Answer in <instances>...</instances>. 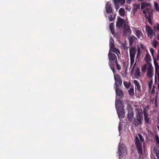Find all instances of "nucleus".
Instances as JSON below:
<instances>
[{"label":"nucleus","instance_id":"nucleus-1","mask_svg":"<svg viewBox=\"0 0 159 159\" xmlns=\"http://www.w3.org/2000/svg\"><path fill=\"white\" fill-rule=\"evenodd\" d=\"M108 57L109 61V66L114 74L115 72V63L117 61L116 56L115 54L112 53L110 51L108 54Z\"/></svg>","mask_w":159,"mask_h":159},{"label":"nucleus","instance_id":"nucleus-2","mask_svg":"<svg viewBox=\"0 0 159 159\" xmlns=\"http://www.w3.org/2000/svg\"><path fill=\"white\" fill-rule=\"evenodd\" d=\"M121 105V102L119 100H117V102H116V107L118 106L117 111L119 118H124L125 113V110Z\"/></svg>","mask_w":159,"mask_h":159},{"label":"nucleus","instance_id":"nucleus-3","mask_svg":"<svg viewBox=\"0 0 159 159\" xmlns=\"http://www.w3.org/2000/svg\"><path fill=\"white\" fill-rule=\"evenodd\" d=\"M136 118L134 119L133 123L136 126L141 125L143 120L142 113L141 112L138 113L136 116Z\"/></svg>","mask_w":159,"mask_h":159},{"label":"nucleus","instance_id":"nucleus-4","mask_svg":"<svg viewBox=\"0 0 159 159\" xmlns=\"http://www.w3.org/2000/svg\"><path fill=\"white\" fill-rule=\"evenodd\" d=\"M135 141L136 147L138 149V153L139 154L141 155L143 151L142 143L140 142L137 136L135 138Z\"/></svg>","mask_w":159,"mask_h":159},{"label":"nucleus","instance_id":"nucleus-5","mask_svg":"<svg viewBox=\"0 0 159 159\" xmlns=\"http://www.w3.org/2000/svg\"><path fill=\"white\" fill-rule=\"evenodd\" d=\"M145 30L147 33L148 37L151 39L153 36L155 35V32L150 27L149 25H147L145 27Z\"/></svg>","mask_w":159,"mask_h":159},{"label":"nucleus","instance_id":"nucleus-6","mask_svg":"<svg viewBox=\"0 0 159 159\" xmlns=\"http://www.w3.org/2000/svg\"><path fill=\"white\" fill-rule=\"evenodd\" d=\"M131 30L129 26L125 24L123 29V34L124 36L127 37L131 34Z\"/></svg>","mask_w":159,"mask_h":159},{"label":"nucleus","instance_id":"nucleus-7","mask_svg":"<svg viewBox=\"0 0 159 159\" xmlns=\"http://www.w3.org/2000/svg\"><path fill=\"white\" fill-rule=\"evenodd\" d=\"M114 79L115 81V85L116 88H119L122 84V80L120 75L118 74L114 75Z\"/></svg>","mask_w":159,"mask_h":159},{"label":"nucleus","instance_id":"nucleus-8","mask_svg":"<svg viewBox=\"0 0 159 159\" xmlns=\"http://www.w3.org/2000/svg\"><path fill=\"white\" fill-rule=\"evenodd\" d=\"M143 13L145 15L146 18L151 17L152 15V11L149 8H146L143 11Z\"/></svg>","mask_w":159,"mask_h":159},{"label":"nucleus","instance_id":"nucleus-9","mask_svg":"<svg viewBox=\"0 0 159 159\" xmlns=\"http://www.w3.org/2000/svg\"><path fill=\"white\" fill-rule=\"evenodd\" d=\"M148 72L147 75L148 77L151 78L153 76V67L152 66V64L151 63H148V66L147 68Z\"/></svg>","mask_w":159,"mask_h":159},{"label":"nucleus","instance_id":"nucleus-10","mask_svg":"<svg viewBox=\"0 0 159 159\" xmlns=\"http://www.w3.org/2000/svg\"><path fill=\"white\" fill-rule=\"evenodd\" d=\"M143 114L144 122L148 125H151L152 120L150 118L148 117V114L145 111H144Z\"/></svg>","mask_w":159,"mask_h":159},{"label":"nucleus","instance_id":"nucleus-11","mask_svg":"<svg viewBox=\"0 0 159 159\" xmlns=\"http://www.w3.org/2000/svg\"><path fill=\"white\" fill-rule=\"evenodd\" d=\"M125 146L123 144L120 143L118 145V151L119 152V157H120V156H121V155L125 152Z\"/></svg>","mask_w":159,"mask_h":159},{"label":"nucleus","instance_id":"nucleus-12","mask_svg":"<svg viewBox=\"0 0 159 159\" xmlns=\"http://www.w3.org/2000/svg\"><path fill=\"white\" fill-rule=\"evenodd\" d=\"M124 22V20L120 17H119L116 22V26L118 27L119 28L122 27Z\"/></svg>","mask_w":159,"mask_h":159},{"label":"nucleus","instance_id":"nucleus-13","mask_svg":"<svg viewBox=\"0 0 159 159\" xmlns=\"http://www.w3.org/2000/svg\"><path fill=\"white\" fill-rule=\"evenodd\" d=\"M135 47L131 46L129 49V55L130 57H134L136 53Z\"/></svg>","mask_w":159,"mask_h":159},{"label":"nucleus","instance_id":"nucleus-14","mask_svg":"<svg viewBox=\"0 0 159 159\" xmlns=\"http://www.w3.org/2000/svg\"><path fill=\"white\" fill-rule=\"evenodd\" d=\"M106 12L108 14H109L112 12V8L108 2H107L106 4Z\"/></svg>","mask_w":159,"mask_h":159},{"label":"nucleus","instance_id":"nucleus-15","mask_svg":"<svg viewBox=\"0 0 159 159\" xmlns=\"http://www.w3.org/2000/svg\"><path fill=\"white\" fill-rule=\"evenodd\" d=\"M134 112L133 110L129 111L128 114L127 118L129 121H131L134 116Z\"/></svg>","mask_w":159,"mask_h":159},{"label":"nucleus","instance_id":"nucleus-16","mask_svg":"<svg viewBox=\"0 0 159 159\" xmlns=\"http://www.w3.org/2000/svg\"><path fill=\"white\" fill-rule=\"evenodd\" d=\"M116 88V95L120 97H122L123 96V94L122 90L119 88Z\"/></svg>","mask_w":159,"mask_h":159},{"label":"nucleus","instance_id":"nucleus-17","mask_svg":"<svg viewBox=\"0 0 159 159\" xmlns=\"http://www.w3.org/2000/svg\"><path fill=\"white\" fill-rule=\"evenodd\" d=\"M134 83L135 85V88L138 91H140L141 90L140 85L138 81L137 80H134Z\"/></svg>","mask_w":159,"mask_h":159},{"label":"nucleus","instance_id":"nucleus-18","mask_svg":"<svg viewBox=\"0 0 159 159\" xmlns=\"http://www.w3.org/2000/svg\"><path fill=\"white\" fill-rule=\"evenodd\" d=\"M150 6V4L146 2H143L141 3V8L142 10L145 9L149 6Z\"/></svg>","mask_w":159,"mask_h":159},{"label":"nucleus","instance_id":"nucleus-19","mask_svg":"<svg viewBox=\"0 0 159 159\" xmlns=\"http://www.w3.org/2000/svg\"><path fill=\"white\" fill-rule=\"evenodd\" d=\"M136 39V38L134 36H132L129 38V45L131 46L134 41Z\"/></svg>","mask_w":159,"mask_h":159},{"label":"nucleus","instance_id":"nucleus-20","mask_svg":"<svg viewBox=\"0 0 159 159\" xmlns=\"http://www.w3.org/2000/svg\"><path fill=\"white\" fill-rule=\"evenodd\" d=\"M140 5L139 4H134V7L132 10V12L133 14L136 12L140 8Z\"/></svg>","mask_w":159,"mask_h":159},{"label":"nucleus","instance_id":"nucleus-21","mask_svg":"<svg viewBox=\"0 0 159 159\" xmlns=\"http://www.w3.org/2000/svg\"><path fill=\"white\" fill-rule=\"evenodd\" d=\"M145 61L148 64V63H150L149 62L151 60V57L150 54L148 52L146 55L145 58Z\"/></svg>","mask_w":159,"mask_h":159},{"label":"nucleus","instance_id":"nucleus-22","mask_svg":"<svg viewBox=\"0 0 159 159\" xmlns=\"http://www.w3.org/2000/svg\"><path fill=\"white\" fill-rule=\"evenodd\" d=\"M135 35L138 38L140 39L141 37H143V33L140 31L139 30H137L136 31Z\"/></svg>","mask_w":159,"mask_h":159},{"label":"nucleus","instance_id":"nucleus-23","mask_svg":"<svg viewBox=\"0 0 159 159\" xmlns=\"http://www.w3.org/2000/svg\"><path fill=\"white\" fill-rule=\"evenodd\" d=\"M114 23H111L109 25V28L112 34H115V30L114 26Z\"/></svg>","mask_w":159,"mask_h":159},{"label":"nucleus","instance_id":"nucleus-24","mask_svg":"<svg viewBox=\"0 0 159 159\" xmlns=\"http://www.w3.org/2000/svg\"><path fill=\"white\" fill-rule=\"evenodd\" d=\"M111 49L112 52L115 53L118 56V54H120L119 50L118 49L115 48L114 47L113 48H111Z\"/></svg>","mask_w":159,"mask_h":159},{"label":"nucleus","instance_id":"nucleus-25","mask_svg":"<svg viewBox=\"0 0 159 159\" xmlns=\"http://www.w3.org/2000/svg\"><path fill=\"white\" fill-rule=\"evenodd\" d=\"M114 1L115 3L122 5L125 3V0H114Z\"/></svg>","mask_w":159,"mask_h":159},{"label":"nucleus","instance_id":"nucleus-26","mask_svg":"<svg viewBox=\"0 0 159 159\" xmlns=\"http://www.w3.org/2000/svg\"><path fill=\"white\" fill-rule=\"evenodd\" d=\"M158 43L157 41L155 39H153V42L151 43L152 45L154 48H156L157 45H158Z\"/></svg>","mask_w":159,"mask_h":159},{"label":"nucleus","instance_id":"nucleus-27","mask_svg":"<svg viewBox=\"0 0 159 159\" xmlns=\"http://www.w3.org/2000/svg\"><path fill=\"white\" fill-rule=\"evenodd\" d=\"M109 46L110 48H113L114 47V40L111 37L110 39Z\"/></svg>","mask_w":159,"mask_h":159},{"label":"nucleus","instance_id":"nucleus-28","mask_svg":"<svg viewBox=\"0 0 159 159\" xmlns=\"http://www.w3.org/2000/svg\"><path fill=\"white\" fill-rule=\"evenodd\" d=\"M119 14L122 16H123L125 15V11L124 9L120 8L119 11Z\"/></svg>","mask_w":159,"mask_h":159},{"label":"nucleus","instance_id":"nucleus-29","mask_svg":"<svg viewBox=\"0 0 159 159\" xmlns=\"http://www.w3.org/2000/svg\"><path fill=\"white\" fill-rule=\"evenodd\" d=\"M134 75L136 77H139L140 76V71L139 68H137L135 70Z\"/></svg>","mask_w":159,"mask_h":159},{"label":"nucleus","instance_id":"nucleus-30","mask_svg":"<svg viewBox=\"0 0 159 159\" xmlns=\"http://www.w3.org/2000/svg\"><path fill=\"white\" fill-rule=\"evenodd\" d=\"M129 94L131 96H134V89L133 88H131L128 90Z\"/></svg>","mask_w":159,"mask_h":159},{"label":"nucleus","instance_id":"nucleus-31","mask_svg":"<svg viewBox=\"0 0 159 159\" xmlns=\"http://www.w3.org/2000/svg\"><path fill=\"white\" fill-rule=\"evenodd\" d=\"M147 64H145L142 67L141 70L143 72H145L147 70Z\"/></svg>","mask_w":159,"mask_h":159},{"label":"nucleus","instance_id":"nucleus-32","mask_svg":"<svg viewBox=\"0 0 159 159\" xmlns=\"http://www.w3.org/2000/svg\"><path fill=\"white\" fill-rule=\"evenodd\" d=\"M115 14H114V16L113 17H112V15H110L108 16V19L110 21H112L115 19Z\"/></svg>","mask_w":159,"mask_h":159},{"label":"nucleus","instance_id":"nucleus-33","mask_svg":"<svg viewBox=\"0 0 159 159\" xmlns=\"http://www.w3.org/2000/svg\"><path fill=\"white\" fill-rule=\"evenodd\" d=\"M115 63L116 64L117 69L118 70H120L121 69V68L120 65L119 64L118 61Z\"/></svg>","mask_w":159,"mask_h":159},{"label":"nucleus","instance_id":"nucleus-34","mask_svg":"<svg viewBox=\"0 0 159 159\" xmlns=\"http://www.w3.org/2000/svg\"><path fill=\"white\" fill-rule=\"evenodd\" d=\"M134 57H130V66H132L134 62Z\"/></svg>","mask_w":159,"mask_h":159},{"label":"nucleus","instance_id":"nucleus-35","mask_svg":"<svg viewBox=\"0 0 159 159\" xmlns=\"http://www.w3.org/2000/svg\"><path fill=\"white\" fill-rule=\"evenodd\" d=\"M155 7L156 8V10L158 11H159V6L157 2L154 3Z\"/></svg>","mask_w":159,"mask_h":159},{"label":"nucleus","instance_id":"nucleus-36","mask_svg":"<svg viewBox=\"0 0 159 159\" xmlns=\"http://www.w3.org/2000/svg\"><path fill=\"white\" fill-rule=\"evenodd\" d=\"M153 61L155 67L159 66L158 63L157 62L156 57H153Z\"/></svg>","mask_w":159,"mask_h":159},{"label":"nucleus","instance_id":"nucleus-37","mask_svg":"<svg viewBox=\"0 0 159 159\" xmlns=\"http://www.w3.org/2000/svg\"><path fill=\"white\" fill-rule=\"evenodd\" d=\"M153 61L155 67L159 66L158 63L157 62L156 57H153Z\"/></svg>","mask_w":159,"mask_h":159},{"label":"nucleus","instance_id":"nucleus-38","mask_svg":"<svg viewBox=\"0 0 159 159\" xmlns=\"http://www.w3.org/2000/svg\"><path fill=\"white\" fill-rule=\"evenodd\" d=\"M153 84V80H152L149 82L148 84V88L150 89H152V86Z\"/></svg>","mask_w":159,"mask_h":159},{"label":"nucleus","instance_id":"nucleus-39","mask_svg":"<svg viewBox=\"0 0 159 159\" xmlns=\"http://www.w3.org/2000/svg\"><path fill=\"white\" fill-rule=\"evenodd\" d=\"M150 51L151 52V53L153 57H153H155L154 56V49L152 48H150Z\"/></svg>","mask_w":159,"mask_h":159},{"label":"nucleus","instance_id":"nucleus-40","mask_svg":"<svg viewBox=\"0 0 159 159\" xmlns=\"http://www.w3.org/2000/svg\"><path fill=\"white\" fill-rule=\"evenodd\" d=\"M155 68L156 74H157L158 75V74L159 72V66L155 67Z\"/></svg>","mask_w":159,"mask_h":159},{"label":"nucleus","instance_id":"nucleus-41","mask_svg":"<svg viewBox=\"0 0 159 159\" xmlns=\"http://www.w3.org/2000/svg\"><path fill=\"white\" fill-rule=\"evenodd\" d=\"M155 140L157 143L159 145V137L157 135L156 136Z\"/></svg>","mask_w":159,"mask_h":159},{"label":"nucleus","instance_id":"nucleus-42","mask_svg":"<svg viewBox=\"0 0 159 159\" xmlns=\"http://www.w3.org/2000/svg\"><path fill=\"white\" fill-rule=\"evenodd\" d=\"M138 135L139 136V138L140 141L142 142H143L144 141V139H143V137H142V135L140 134H139Z\"/></svg>","mask_w":159,"mask_h":159},{"label":"nucleus","instance_id":"nucleus-43","mask_svg":"<svg viewBox=\"0 0 159 159\" xmlns=\"http://www.w3.org/2000/svg\"><path fill=\"white\" fill-rule=\"evenodd\" d=\"M147 19H148V22L150 24L152 25V18L151 17L148 18H146Z\"/></svg>","mask_w":159,"mask_h":159},{"label":"nucleus","instance_id":"nucleus-44","mask_svg":"<svg viewBox=\"0 0 159 159\" xmlns=\"http://www.w3.org/2000/svg\"><path fill=\"white\" fill-rule=\"evenodd\" d=\"M114 4L115 5V8L117 10L120 7L119 5L120 4H118V3H116L115 2H114Z\"/></svg>","mask_w":159,"mask_h":159},{"label":"nucleus","instance_id":"nucleus-45","mask_svg":"<svg viewBox=\"0 0 159 159\" xmlns=\"http://www.w3.org/2000/svg\"><path fill=\"white\" fill-rule=\"evenodd\" d=\"M124 84L125 87L127 88H129V85L127 82H124Z\"/></svg>","mask_w":159,"mask_h":159},{"label":"nucleus","instance_id":"nucleus-46","mask_svg":"<svg viewBox=\"0 0 159 159\" xmlns=\"http://www.w3.org/2000/svg\"><path fill=\"white\" fill-rule=\"evenodd\" d=\"M140 55V48L139 47L137 49V57L138 58V57Z\"/></svg>","mask_w":159,"mask_h":159},{"label":"nucleus","instance_id":"nucleus-47","mask_svg":"<svg viewBox=\"0 0 159 159\" xmlns=\"http://www.w3.org/2000/svg\"><path fill=\"white\" fill-rule=\"evenodd\" d=\"M123 65L125 68H126L127 67V65L126 64L125 61L123 62Z\"/></svg>","mask_w":159,"mask_h":159},{"label":"nucleus","instance_id":"nucleus-48","mask_svg":"<svg viewBox=\"0 0 159 159\" xmlns=\"http://www.w3.org/2000/svg\"><path fill=\"white\" fill-rule=\"evenodd\" d=\"M155 29H156L159 31V24H157V26H154Z\"/></svg>","mask_w":159,"mask_h":159},{"label":"nucleus","instance_id":"nucleus-49","mask_svg":"<svg viewBox=\"0 0 159 159\" xmlns=\"http://www.w3.org/2000/svg\"><path fill=\"white\" fill-rule=\"evenodd\" d=\"M122 46L125 49L126 48V44L125 43H123L122 44Z\"/></svg>","mask_w":159,"mask_h":159},{"label":"nucleus","instance_id":"nucleus-50","mask_svg":"<svg viewBox=\"0 0 159 159\" xmlns=\"http://www.w3.org/2000/svg\"><path fill=\"white\" fill-rule=\"evenodd\" d=\"M156 155L157 157V159H159V153L156 152Z\"/></svg>","mask_w":159,"mask_h":159},{"label":"nucleus","instance_id":"nucleus-51","mask_svg":"<svg viewBox=\"0 0 159 159\" xmlns=\"http://www.w3.org/2000/svg\"><path fill=\"white\" fill-rule=\"evenodd\" d=\"M136 64V62H135L134 64V65L133 66V68L131 70V71H134V66H135Z\"/></svg>","mask_w":159,"mask_h":159},{"label":"nucleus","instance_id":"nucleus-52","mask_svg":"<svg viewBox=\"0 0 159 159\" xmlns=\"http://www.w3.org/2000/svg\"><path fill=\"white\" fill-rule=\"evenodd\" d=\"M158 88H159V72L158 74Z\"/></svg>","mask_w":159,"mask_h":159},{"label":"nucleus","instance_id":"nucleus-53","mask_svg":"<svg viewBox=\"0 0 159 159\" xmlns=\"http://www.w3.org/2000/svg\"><path fill=\"white\" fill-rule=\"evenodd\" d=\"M131 1V0H126V3L128 4H130Z\"/></svg>","mask_w":159,"mask_h":159},{"label":"nucleus","instance_id":"nucleus-54","mask_svg":"<svg viewBox=\"0 0 159 159\" xmlns=\"http://www.w3.org/2000/svg\"><path fill=\"white\" fill-rule=\"evenodd\" d=\"M157 60L158 61L159 60V53H158L157 57Z\"/></svg>","mask_w":159,"mask_h":159},{"label":"nucleus","instance_id":"nucleus-55","mask_svg":"<svg viewBox=\"0 0 159 159\" xmlns=\"http://www.w3.org/2000/svg\"><path fill=\"white\" fill-rule=\"evenodd\" d=\"M121 129H122V128H121V127H120V125H119V131H121Z\"/></svg>","mask_w":159,"mask_h":159},{"label":"nucleus","instance_id":"nucleus-56","mask_svg":"<svg viewBox=\"0 0 159 159\" xmlns=\"http://www.w3.org/2000/svg\"><path fill=\"white\" fill-rule=\"evenodd\" d=\"M152 92H155V89H154V88H153V89H152Z\"/></svg>","mask_w":159,"mask_h":159},{"label":"nucleus","instance_id":"nucleus-57","mask_svg":"<svg viewBox=\"0 0 159 159\" xmlns=\"http://www.w3.org/2000/svg\"><path fill=\"white\" fill-rule=\"evenodd\" d=\"M139 1H144V0H137Z\"/></svg>","mask_w":159,"mask_h":159},{"label":"nucleus","instance_id":"nucleus-58","mask_svg":"<svg viewBox=\"0 0 159 159\" xmlns=\"http://www.w3.org/2000/svg\"><path fill=\"white\" fill-rule=\"evenodd\" d=\"M157 39L158 40H159V35L157 37Z\"/></svg>","mask_w":159,"mask_h":159},{"label":"nucleus","instance_id":"nucleus-59","mask_svg":"<svg viewBox=\"0 0 159 159\" xmlns=\"http://www.w3.org/2000/svg\"><path fill=\"white\" fill-rule=\"evenodd\" d=\"M155 87V86L153 85V88H154V89Z\"/></svg>","mask_w":159,"mask_h":159},{"label":"nucleus","instance_id":"nucleus-60","mask_svg":"<svg viewBox=\"0 0 159 159\" xmlns=\"http://www.w3.org/2000/svg\"><path fill=\"white\" fill-rule=\"evenodd\" d=\"M155 80H156V76H155Z\"/></svg>","mask_w":159,"mask_h":159}]
</instances>
